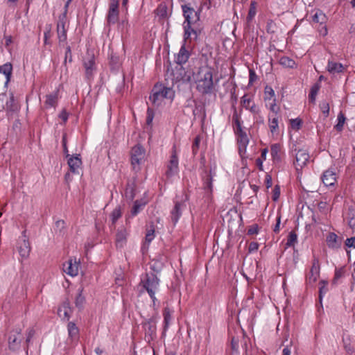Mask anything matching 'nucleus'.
<instances>
[{"instance_id": "1", "label": "nucleus", "mask_w": 355, "mask_h": 355, "mask_svg": "<svg viewBox=\"0 0 355 355\" xmlns=\"http://www.w3.org/2000/svg\"><path fill=\"white\" fill-rule=\"evenodd\" d=\"M232 109L234 110L232 123L234 133L237 137L239 153L243 158L246 152V147L249 143V139L246 132L242 128V122L234 104L232 105Z\"/></svg>"}, {"instance_id": "2", "label": "nucleus", "mask_w": 355, "mask_h": 355, "mask_svg": "<svg viewBox=\"0 0 355 355\" xmlns=\"http://www.w3.org/2000/svg\"><path fill=\"white\" fill-rule=\"evenodd\" d=\"M196 89L203 95L213 92V73L211 68L200 67L196 75Z\"/></svg>"}, {"instance_id": "3", "label": "nucleus", "mask_w": 355, "mask_h": 355, "mask_svg": "<svg viewBox=\"0 0 355 355\" xmlns=\"http://www.w3.org/2000/svg\"><path fill=\"white\" fill-rule=\"evenodd\" d=\"M175 91L172 87L164 86V84L157 83L153 87L149 100L153 105L159 106L164 98L173 100Z\"/></svg>"}, {"instance_id": "4", "label": "nucleus", "mask_w": 355, "mask_h": 355, "mask_svg": "<svg viewBox=\"0 0 355 355\" xmlns=\"http://www.w3.org/2000/svg\"><path fill=\"white\" fill-rule=\"evenodd\" d=\"M140 284L147 291L150 298L155 302V292L157 291L159 279L153 272L146 273L141 278Z\"/></svg>"}, {"instance_id": "5", "label": "nucleus", "mask_w": 355, "mask_h": 355, "mask_svg": "<svg viewBox=\"0 0 355 355\" xmlns=\"http://www.w3.org/2000/svg\"><path fill=\"white\" fill-rule=\"evenodd\" d=\"M182 10L183 16L184 17V25H196L200 24V14L202 12V8L200 7L198 10H195L191 5V3H186L182 5Z\"/></svg>"}, {"instance_id": "6", "label": "nucleus", "mask_w": 355, "mask_h": 355, "mask_svg": "<svg viewBox=\"0 0 355 355\" xmlns=\"http://www.w3.org/2000/svg\"><path fill=\"white\" fill-rule=\"evenodd\" d=\"M179 173V162L178 157L176 152L175 146H173L171 155L170 156V159L167 164V169L166 171L165 175L167 179H170L172 177L178 175Z\"/></svg>"}, {"instance_id": "7", "label": "nucleus", "mask_w": 355, "mask_h": 355, "mask_svg": "<svg viewBox=\"0 0 355 355\" xmlns=\"http://www.w3.org/2000/svg\"><path fill=\"white\" fill-rule=\"evenodd\" d=\"M83 67L85 68V76L87 81L90 82L94 78L96 71L95 56L94 54H87L83 59Z\"/></svg>"}, {"instance_id": "8", "label": "nucleus", "mask_w": 355, "mask_h": 355, "mask_svg": "<svg viewBox=\"0 0 355 355\" xmlns=\"http://www.w3.org/2000/svg\"><path fill=\"white\" fill-rule=\"evenodd\" d=\"M270 156L273 164L280 166L284 162L285 153L281 144H274L270 146Z\"/></svg>"}, {"instance_id": "9", "label": "nucleus", "mask_w": 355, "mask_h": 355, "mask_svg": "<svg viewBox=\"0 0 355 355\" xmlns=\"http://www.w3.org/2000/svg\"><path fill=\"white\" fill-rule=\"evenodd\" d=\"M189 200V196L185 193L184 198L181 201H174V207L171 211V221L175 225L182 216V210L186 208V201Z\"/></svg>"}, {"instance_id": "10", "label": "nucleus", "mask_w": 355, "mask_h": 355, "mask_svg": "<svg viewBox=\"0 0 355 355\" xmlns=\"http://www.w3.org/2000/svg\"><path fill=\"white\" fill-rule=\"evenodd\" d=\"M145 157V149L144 147L137 144L132 147L131 150V164L134 169H136L137 166H139Z\"/></svg>"}, {"instance_id": "11", "label": "nucleus", "mask_w": 355, "mask_h": 355, "mask_svg": "<svg viewBox=\"0 0 355 355\" xmlns=\"http://www.w3.org/2000/svg\"><path fill=\"white\" fill-rule=\"evenodd\" d=\"M67 19H64V15H60L57 22L56 32L59 41V44L65 42L67 39V28L66 24Z\"/></svg>"}, {"instance_id": "12", "label": "nucleus", "mask_w": 355, "mask_h": 355, "mask_svg": "<svg viewBox=\"0 0 355 355\" xmlns=\"http://www.w3.org/2000/svg\"><path fill=\"white\" fill-rule=\"evenodd\" d=\"M183 28L184 42L189 39H193L194 40H197L202 31L201 24L192 26L184 25Z\"/></svg>"}, {"instance_id": "13", "label": "nucleus", "mask_w": 355, "mask_h": 355, "mask_svg": "<svg viewBox=\"0 0 355 355\" xmlns=\"http://www.w3.org/2000/svg\"><path fill=\"white\" fill-rule=\"evenodd\" d=\"M203 162V174L202 178L203 180V188L207 191L211 193L213 189V178L216 175L215 171L210 168L209 171L207 169L205 165V159H202L201 163Z\"/></svg>"}, {"instance_id": "14", "label": "nucleus", "mask_w": 355, "mask_h": 355, "mask_svg": "<svg viewBox=\"0 0 355 355\" xmlns=\"http://www.w3.org/2000/svg\"><path fill=\"white\" fill-rule=\"evenodd\" d=\"M295 152L294 166L295 169L299 171L306 165L310 157L307 150L304 149H295Z\"/></svg>"}, {"instance_id": "15", "label": "nucleus", "mask_w": 355, "mask_h": 355, "mask_svg": "<svg viewBox=\"0 0 355 355\" xmlns=\"http://www.w3.org/2000/svg\"><path fill=\"white\" fill-rule=\"evenodd\" d=\"M143 328L145 331V339L148 343L153 340L156 338V322L153 318H150L143 324Z\"/></svg>"}, {"instance_id": "16", "label": "nucleus", "mask_w": 355, "mask_h": 355, "mask_svg": "<svg viewBox=\"0 0 355 355\" xmlns=\"http://www.w3.org/2000/svg\"><path fill=\"white\" fill-rule=\"evenodd\" d=\"M23 336L21 329H15L10 332L8 337V347L10 350L16 351L20 348Z\"/></svg>"}, {"instance_id": "17", "label": "nucleus", "mask_w": 355, "mask_h": 355, "mask_svg": "<svg viewBox=\"0 0 355 355\" xmlns=\"http://www.w3.org/2000/svg\"><path fill=\"white\" fill-rule=\"evenodd\" d=\"M320 275V262L319 259L313 257L312 261V266L308 275H306V283L308 284H313L316 282Z\"/></svg>"}, {"instance_id": "18", "label": "nucleus", "mask_w": 355, "mask_h": 355, "mask_svg": "<svg viewBox=\"0 0 355 355\" xmlns=\"http://www.w3.org/2000/svg\"><path fill=\"white\" fill-rule=\"evenodd\" d=\"M17 248L22 258L26 259L28 257L31 248L28 239L26 238L25 231L23 232L21 238L19 239Z\"/></svg>"}, {"instance_id": "19", "label": "nucleus", "mask_w": 355, "mask_h": 355, "mask_svg": "<svg viewBox=\"0 0 355 355\" xmlns=\"http://www.w3.org/2000/svg\"><path fill=\"white\" fill-rule=\"evenodd\" d=\"M322 182L327 187L334 185L337 179L336 168H330L326 170L321 178Z\"/></svg>"}, {"instance_id": "20", "label": "nucleus", "mask_w": 355, "mask_h": 355, "mask_svg": "<svg viewBox=\"0 0 355 355\" xmlns=\"http://www.w3.org/2000/svg\"><path fill=\"white\" fill-rule=\"evenodd\" d=\"M136 178L128 180L124 195L127 200L132 201L136 196Z\"/></svg>"}, {"instance_id": "21", "label": "nucleus", "mask_w": 355, "mask_h": 355, "mask_svg": "<svg viewBox=\"0 0 355 355\" xmlns=\"http://www.w3.org/2000/svg\"><path fill=\"white\" fill-rule=\"evenodd\" d=\"M347 66L343 65L341 63L336 62L335 61L329 60L327 65V71L332 74L343 73L347 70Z\"/></svg>"}, {"instance_id": "22", "label": "nucleus", "mask_w": 355, "mask_h": 355, "mask_svg": "<svg viewBox=\"0 0 355 355\" xmlns=\"http://www.w3.org/2000/svg\"><path fill=\"white\" fill-rule=\"evenodd\" d=\"M63 270L67 275L74 277L78 273V263L70 259L63 264Z\"/></svg>"}, {"instance_id": "23", "label": "nucleus", "mask_w": 355, "mask_h": 355, "mask_svg": "<svg viewBox=\"0 0 355 355\" xmlns=\"http://www.w3.org/2000/svg\"><path fill=\"white\" fill-rule=\"evenodd\" d=\"M191 55L190 51L187 49L185 43L183 44L175 56V62L179 65L185 64Z\"/></svg>"}, {"instance_id": "24", "label": "nucleus", "mask_w": 355, "mask_h": 355, "mask_svg": "<svg viewBox=\"0 0 355 355\" xmlns=\"http://www.w3.org/2000/svg\"><path fill=\"white\" fill-rule=\"evenodd\" d=\"M67 164L71 173L78 174V170L82 165V160L80 157V155L76 154V155L70 157L68 159Z\"/></svg>"}, {"instance_id": "25", "label": "nucleus", "mask_w": 355, "mask_h": 355, "mask_svg": "<svg viewBox=\"0 0 355 355\" xmlns=\"http://www.w3.org/2000/svg\"><path fill=\"white\" fill-rule=\"evenodd\" d=\"M326 241L328 247L331 249H338L342 245V239L334 232H331L327 236Z\"/></svg>"}, {"instance_id": "26", "label": "nucleus", "mask_w": 355, "mask_h": 355, "mask_svg": "<svg viewBox=\"0 0 355 355\" xmlns=\"http://www.w3.org/2000/svg\"><path fill=\"white\" fill-rule=\"evenodd\" d=\"M128 233L125 228H121L117 230L116 234L115 243L116 248H123L127 242Z\"/></svg>"}, {"instance_id": "27", "label": "nucleus", "mask_w": 355, "mask_h": 355, "mask_svg": "<svg viewBox=\"0 0 355 355\" xmlns=\"http://www.w3.org/2000/svg\"><path fill=\"white\" fill-rule=\"evenodd\" d=\"M279 110V107L276 104H272L270 105V111L274 114V116H272V121L270 124V128L272 134L274 135L278 130V119L279 117L277 116V112Z\"/></svg>"}, {"instance_id": "28", "label": "nucleus", "mask_w": 355, "mask_h": 355, "mask_svg": "<svg viewBox=\"0 0 355 355\" xmlns=\"http://www.w3.org/2000/svg\"><path fill=\"white\" fill-rule=\"evenodd\" d=\"M69 338L73 343H77L79 339V329L73 322H69L67 325Z\"/></svg>"}, {"instance_id": "29", "label": "nucleus", "mask_w": 355, "mask_h": 355, "mask_svg": "<svg viewBox=\"0 0 355 355\" xmlns=\"http://www.w3.org/2000/svg\"><path fill=\"white\" fill-rule=\"evenodd\" d=\"M173 78L176 82L182 81V83H189L191 80V76L187 75V72L182 67V65H180L176 73H173Z\"/></svg>"}, {"instance_id": "30", "label": "nucleus", "mask_w": 355, "mask_h": 355, "mask_svg": "<svg viewBox=\"0 0 355 355\" xmlns=\"http://www.w3.org/2000/svg\"><path fill=\"white\" fill-rule=\"evenodd\" d=\"M148 201L145 199L136 200L130 211L132 217L136 216L147 205Z\"/></svg>"}, {"instance_id": "31", "label": "nucleus", "mask_w": 355, "mask_h": 355, "mask_svg": "<svg viewBox=\"0 0 355 355\" xmlns=\"http://www.w3.org/2000/svg\"><path fill=\"white\" fill-rule=\"evenodd\" d=\"M6 106L8 114H12L19 110V105L17 103H16L14 94L12 93L10 94L9 99L6 103Z\"/></svg>"}, {"instance_id": "32", "label": "nucleus", "mask_w": 355, "mask_h": 355, "mask_svg": "<svg viewBox=\"0 0 355 355\" xmlns=\"http://www.w3.org/2000/svg\"><path fill=\"white\" fill-rule=\"evenodd\" d=\"M109 64L110 69L114 71H118L121 65L119 56L114 53L112 51L110 55Z\"/></svg>"}, {"instance_id": "33", "label": "nucleus", "mask_w": 355, "mask_h": 355, "mask_svg": "<svg viewBox=\"0 0 355 355\" xmlns=\"http://www.w3.org/2000/svg\"><path fill=\"white\" fill-rule=\"evenodd\" d=\"M12 69V64L10 62H6L0 66V73L3 74L6 78V84L10 81Z\"/></svg>"}, {"instance_id": "34", "label": "nucleus", "mask_w": 355, "mask_h": 355, "mask_svg": "<svg viewBox=\"0 0 355 355\" xmlns=\"http://www.w3.org/2000/svg\"><path fill=\"white\" fill-rule=\"evenodd\" d=\"M252 294L254 295L256 308L259 310L263 309L265 306V295L263 291L259 289L256 294L254 293Z\"/></svg>"}, {"instance_id": "35", "label": "nucleus", "mask_w": 355, "mask_h": 355, "mask_svg": "<svg viewBox=\"0 0 355 355\" xmlns=\"http://www.w3.org/2000/svg\"><path fill=\"white\" fill-rule=\"evenodd\" d=\"M58 102V93L47 94L46 96L45 106L46 107H55Z\"/></svg>"}, {"instance_id": "36", "label": "nucleus", "mask_w": 355, "mask_h": 355, "mask_svg": "<svg viewBox=\"0 0 355 355\" xmlns=\"http://www.w3.org/2000/svg\"><path fill=\"white\" fill-rule=\"evenodd\" d=\"M119 19V11L108 10L106 20L108 25L116 24Z\"/></svg>"}, {"instance_id": "37", "label": "nucleus", "mask_w": 355, "mask_h": 355, "mask_svg": "<svg viewBox=\"0 0 355 355\" xmlns=\"http://www.w3.org/2000/svg\"><path fill=\"white\" fill-rule=\"evenodd\" d=\"M52 37V24H48L45 26L44 33V43L45 45H51V42L49 40Z\"/></svg>"}, {"instance_id": "38", "label": "nucleus", "mask_w": 355, "mask_h": 355, "mask_svg": "<svg viewBox=\"0 0 355 355\" xmlns=\"http://www.w3.org/2000/svg\"><path fill=\"white\" fill-rule=\"evenodd\" d=\"M326 19L327 18L325 15L320 10L316 11V12L312 17V21L314 23H319L320 25L324 24L326 21Z\"/></svg>"}, {"instance_id": "39", "label": "nucleus", "mask_w": 355, "mask_h": 355, "mask_svg": "<svg viewBox=\"0 0 355 355\" xmlns=\"http://www.w3.org/2000/svg\"><path fill=\"white\" fill-rule=\"evenodd\" d=\"M345 120H346V118L345 116V114L342 112H339L338 114V118H337L338 122H337L336 125L334 126V128L338 132H340L343 130Z\"/></svg>"}, {"instance_id": "40", "label": "nucleus", "mask_w": 355, "mask_h": 355, "mask_svg": "<svg viewBox=\"0 0 355 355\" xmlns=\"http://www.w3.org/2000/svg\"><path fill=\"white\" fill-rule=\"evenodd\" d=\"M252 103H254V102L252 101V99L249 94H245L242 96L241 100V105L243 107L248 110Z\"/></svg>"}, {"instance_id": "41", "label": "nucleus", "mask_w": 355, "mask_h": 355, "mask_svg": "<svg viewBox=\"0 0 355 355\" xmlns=\"http://www.w3.org/2000/svg\"><path fill=\"white\" fill-rule=\"evenodd\" d=\"M122 216L121 209L120 206L116 207L111 213L110 217L112 220V223L113 225L116 223L118 219H119Z\"/></svg>"}, {"instance_id": "42", "label": "nucleus", "mask_w": 355, "mask_h": 355, "mask_svg": "<svg viewBox=\"0 0 355 355\" xmlns=\"http://www.w3.org/2000/svg\"><path fill=\"white\" fill-rule=\"evenodd\" d=\"M266 159V148H262L261 157H258L255 161V165L257 168L263 171V159Z\"/></svg>"}, {"instance_id": "43", "label": "nucleus", "mask_w": 355, "mask_h": 355, "mask_svg": "<svg viewBox=\"0 0 355 355\" xmlns=\"http://www.w3.org/2000/svg\"><path fill=\"white\" fill-rule=\"evenodd\" d=\"M164 315V330L166 331L169 325V323L171 320V314L170 310L168 308H165L163 311Z\"/></svg>"}, {"instance_id": "44", "label": "nucleus", "mask_w": 355, "mask_h": 355, "mask_svg": "<svg viewBox=\"0 0 355 355\" xmlns=\"http://www.w3.org/2000/svg\"><path fill=\"white\" fill-rule=\"evenodd\" d=\"M167 10L168 8L166 4L161 3L156 9V14L162 18H165L167 17Z\"/></svg>"}, {"instance_id": "45", "label": "nucleus", "mask_w": 355, "mask_h": 355, "mask_svg": "<svg viewBox=\"0 0 355 355\" xmlns=\"http://www.w3.org/2000/svg\"><path fill=\"white\" fill-rule=\"evenodd\" d=\"M83 289L78 290V293L76 297L75 304L76 307L78 309H82L83 304H85V297L82 295Z\"/></svg>"}, {"instance_id": "46", "label": "nucleus", "mask_w": 355, "mask_h": 355, "mask_svg": "<svg viewBox=\"0 0 355 355\" xmlns=\"http://www.w3.org/2000/svg\"><path fill=\"white\" fill-rule=\"evenodd\" d=\"M257 10V2L252 1L250 3L249 12L247 16L248 21H250L256 15Z\"/></svg>"}, {"instance_id": "47", "label": "nucleus", "mask_w": 355, "mask_h": 355, "mask_svg": "<svg viewBox=\"0 0 355 355\" xmlns=\"http://www.w3.org/2000/svg\"><path fill=\"white\" fill-rule=\"evenodd\" d=\"M254 120L258 128H262V129H264V116L261 115V112L254 115Z\"/></svg>"}, {"instance_id": "48", "label": "nucleus", "mask_w": 355, "mask_h": 355, "mask_svg": "<svg viewBox=\"0 0 355 355\" xmlns=\"http://www.w3.org/2000/svg\"><path fill=\"white\" fill-rule=\"evenodd\" d=\"M297 241V236L294 232H291L288 236L286 245L293 246Z\"/></svg>"}, {"instance_id": "49", "label": "nucleus", "mask_w": 355, "mask_h": 355, "mask_svg": "<svg viewBox=\"0 0 355 355\" xmlns=\"http://www.w3.org/2000/svg\"><path fill=\"white\" fill-rule=\"evenodd\" d=\"M67 61L70 63L73 62L71 49V46L69 45L66 46L65 55L63 64L66 65Z\"/></svg>"}, {"instance_id": "50", "label": "nucleus", "mask_w": 355, "mask_h": 355, "mask_svg": "<svg viewBox=\"0 0 355 355\" xmlns=\"http://www.w3.org/2000/svg\"><path fill=\"white\" fill-rule=\"evenodd\" d=\"M200 144V137L199 135L196 136L193 141L192 144V153L195 156L198 151Z\"/></svg>"}, {"instance_id": "51", "label": "nucleus", "mask_w": 355, "mask_h": 355, "mask_svg": "<svg viewBox=\"0 0 355 355\" xmlns=\"http://www.w3.org/2000/svg\"><path fill=\"white\" fill-rule=\"evenodd\" d=\"M155 238V230L154 228H151L147 231V233L145 236V243L144 245L149 243L154 239Z\"/></svg>"}, {"instance_id": "52", "label": "nucleus", "mask_w": 355, "mask_h": 355, "mask_svg": "<svg viewBox=\"0 0 355 355\" xmlns=\"http://www.w3.org/2000/svg\"><path fill=\"white\" fill-rule=\"evenodd\" d=\"M239 340L237 338L232 337L231 339V348L234 353H239Z\"/></svg>"}, {"instance_id": "53", "label": "nucleus", "mask_w": 355, "mask_h": 355, "mask_svg": "<svg viewBox=\"0 0 355 355\" xmlns=\"http://www.w3.org/2000/svg\"><path fill=\"white\" fill-rule=\"evenodd\" d=\"M281 64L286 67L293 68L295 65L294 60L287 58L284 57L281 59Z\"/></svg>"}, {"instance_id": "54", "label": "nucleus", "mask_w": 355, "mask_h": 355, "mask_svg": "<svg viewBox=\"0 0 355 355\" xmlns=\"http://www.w3.org/2000/svg\"><path fill=\"white\" fill-rule=\"evenodd\" d=\"M147 116H146V124L148 125H150L152 124L153 123V120L154 119V115H155V113H154V111L152 108H150L148 107L147 109Z\"/></svg>"}, {"instance_id": "55", "label": "nucleus", "mask_w": 355, "mask_h": 355, "mask_svg": "<svg viewBox=\"0 0 355 355\" xmlns=\"http://www.w3.org/2000/svg\"><path fill=\"white\" fill-rule=\"evenodd\" d=\"M328 291L327 282L325 281H321L320 282V298L321 299L322 295Z\"/></svg>"}, {"instance_id": "56", "label": "nucleus", "mask_w": 355, "mask_h": 355, "mask_svg": "<svg viewBox=\"0 0 355 355\" xmlns=\"http://www.w3.org/2000/svg\"><path fill=\"white\" fill-rule=\"evenodd\" d=\"M119 0H110L108 10L119 11Z\"/></svg>"}, {"instance_id": "57", "label": "nucleus", "mask_w": 355, "mask_h": 355, "mask_svg": "<svg viewBox=\"0 0 355 355\" xmlns=\"http://www.w3.org/2000/svg\"><path fill=\"white\" fill-rule=\"evenodd\" d=\"M319 90V86L318 85H315L313 86L311 89V92L309 94V99L312 102H313L315 99V96L317 95V93Z\"/></svg>"}, {"instance_id": "58", "label": "nucleus", "mask_w": 355, "mask_h": 355, "mask_svg": "<svg viewBox=\"0 0 355 355\" xmlns=\"http://www.w3.org/2000/svg\"><path fill=\"white\" fill-rule=\"evenodd\" d=\"M345 250L347 252V248H353L355 249V236L348 238L345 241Z\"/></svg>"}, {"instance_id": "59", "label": "nucleus", "mask_w": 355, "mask_h": 355, "mask_svg": "<svg viewBox=\"0 0 355 355\" xmlns=\"http://www.w3.org/2000/svg\"><path fill=\"white\" fill-rule=\"evenodd\" d=\"M280 196V188L278 185H276L272 191V199L273 201H277Z\"/></svg>"}, {"instance_id": "60", "label": "nucleus", "mask_w": 355, "mask_h": 355, "mask_svg": "<svg viewBox=\"0 0 355 355\" xmlns=\"http://www.w3.org/2000/svg\"><path fill=\"white\" fill-rule=\"evenodd\" d=\"M320 108H321L323 114L325 115V116H327L329 115V103L325 102V101H324V102L320 103Z\"/></svg>"}, {"instance_id": "61", "label": "nucleus", "mask_w": 355, "mask_h": 355, "mask_svg": "<svg viewBox=\"0 0 355 355\" xmlns=\"http://www.w3.org/2000/svg\"><path fill=\"white\" fill-rule=\"evenodd\" d=\"M64 310H69V311H71V307H70V303L68 300H66L63 302L62 305L61 307H59L58 309V314L60 315V313L62 311H64Z\"/></svg>"}, {"instance_id": "62", "label": "nucleus", "mask_w": 355, "mask_h": 355, "mask_svg": "<svg viewBox=\"0 0 355 355\" xmlns=\"http://www.w3.org/2000/svg\"><path fill=\"white\" fill-rule=\"evenodd\" d=\"M248 110L253 114L254 116L261 112L259 106L255 105L254 103H252Z\"/></svg>"}, {"instance_id": "63", "label": "nucleus", "mask_w": 355, "mask_h": 355, "mask_svg": "<svg viewBox=\"0 0 355 355\" xmlns=\"http://www.w3.org/2000/svg\"><path fill=\"white\" fill-rule=\"evenodd\" d=\"M259 226L257 224L251 225L248 230V235H253L258 233Z\"/></svg>"}, {"instance_id": "64", "label": "nucleus", "mask_w": 355, "mask_h": 355, "mask_svg": "<svg viewBox=\"0 0 355 355\" xmlns=\"http://www.w3.org/2000/svg\"><path fill=\"white\" fill-rule=\"evenodd\" d=\"M291 125L292 128L298 130L301 126V120L298 119H292L291 121Z\"/></svg>"}]
</instances>
